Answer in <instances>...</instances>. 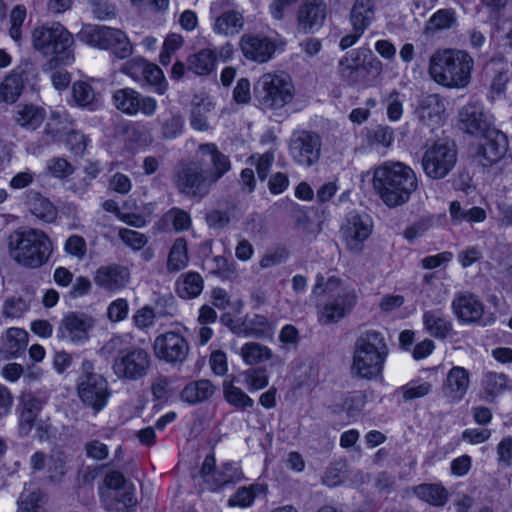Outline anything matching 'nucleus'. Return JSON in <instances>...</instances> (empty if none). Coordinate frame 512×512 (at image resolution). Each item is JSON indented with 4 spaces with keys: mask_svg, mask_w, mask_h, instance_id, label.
<instances>
[{
    "mask_svg": "<svg viewBox=\"0 0 512 512\" xmlns=\"http://www.w3.org/2000/svg\"><path fill=\"white\" fill-rule=\"evenodd\" d=\"M28 343V333L21 328H9L2 339L0 355L4 359L16 358L24 351Z\"/></svg>",
    "mask_w": 512,
    "mask_h": 512,
    "instance_id": "nucleus-30",
    "label": "nucleus"
},
{
    "mask_svg": "<svg viewBox=\"0 0 512 512\" xmlns=\"http://www.w3.org/2000/svg\"><path fill=\"white\" fill-rule=\"evenodd\" d=\"M289 151L296 163L304 167H311L320 158L321 139L318 134L313 132H295L290 139Z\"/></svg>",
    "mask_w": 512,
    "mask_h": 512,
    "instance_id": "nucleus-14",
    "label": "nucleus"
},
{
    "mask_svg": "<svg viewBox=\"0 0 512 512\" xmlns=\"http://www.w3.org/2000/svg\"><path fill=\"white\" fill-rule=\"evenodd\" d=\"M89 139L81 132L72 130L66 135L67 148L76 156H83Z\"/></svg>",
    "mask_w": 512,
    "mask_h": 512,
    "instance_id": "nucleus-59",
    "label": "nucleus"
},
{
    "mask_svg": "<svg viewBox=\"0 0 512 512\" xmlns=\"http://www.w3.org/2000/svg\"><path fill=\"white\" fill-rule=\"evenodd\" d=\"M244 26L242 13L236 10L223 12L215 19L213 31L224 36H235L240 33Z\"/></svg>",
    "mask_w": 512,
    "mask_h": 512,
    "instance_id": "nucleus-34",
    "label": "nucleus"
},
{
    "mask_svg": "<svg viewBox=\"0 0 512 512\" xmlns=\"http://www.w3.org/2000/svg\"><path fill=\"white\" fill-rule=\"evenodd\" d=\"M215 392L214 385L206 379L188 383L180 393V399L189 405H196L208 400Z\"/></svg>",
    "mask_w": 512,
    "mask_h": 512,
    "instance_id": "nucleus-32",
    "label": "nucleus"
},
{
    "mask_svg": "<svg viewBox=\"0 0 512 512\" xmlns=\"http://www.w3.org/2000/svg\"><path fill=\"white\" fill-rule=\"evenodd\" d=\"M119 237L127 246L134 250H140L148 242L144 234L127 228H121L119 230Z\"/></svg>",
    "mask_w": 512,
    "mask_h": 512,
    "instance_id": "nucleus-62",
    "label": "nucleus"
},
{
    "mask_svg": "<svg viewBox=\"0 0 512 512\" xmlns=\"http://www.w3.org/2000/svg\"><path fill=\"white\" fill-rule=\"evenodd\" d=\"M327 7L324 0H304L297 13L299 32L313 34L324 24Z\"/></svg>",
    "mask_w": 512,
    "mask_h": 512,
    "instance_id": "nucleus-17",
    "label": "nucleus"
},
{
    "mask_svg": "<svg viewBox=\"0 0 512 512\" xmlns=\"http://www.w3.org/2000/svg\"><path fill=\"white\" fill-rule=\"evenodd\" d=\"M242 473L232 464H224L220 469L215 470L213 483L210 491H217L228 485L242 479Z\"/></svg>",
    "mask_w": 512,
    "mask_h": 512,
    "instance_id": "nucleus-46",
    "label": "nucleus"
},
{
    "mask_svg": "<svg viewBox=\"0 0 512 512\" xmlns=\"http://www.w3.org/2000/svg\"><path fill=\"white\" fill-rule=\"evenodd\" d=\"M197 157L198 161L178 168L174 182L180 193L189 198L201 200L231 169V163L228 156L220 152L213 143L201 144L197 150Z\"/></svg>",
    "mask_w": 512,
    "mask_h": 512,
    "instance_id": "nucleus-1",
    "label": "nucleus"
},
{
    "mask_svg": "<svg viewBox=\"0 0 512 512\" xmlns=\"http://www.w3.org/2000/svg\"><path fill=\"white\" fill-rule=\"evenodd\" d=\"M77 392L84 404L96 410V374L92 361L82 362L81 374L77 380Z\"/></svg>",
    "mask_w": 512,
    "mask_h": 512,
    "instance_id": "nucleus-27",
    "label": "nucleus"
},
{
    "mask_svg": "<svg viewBox=\"0 0 512 512\" xmlns=\"http://www.w3.org/2000/svg\"><path fill=\"white\" fill-rule=\"evenodd\" d=\"M157 315L152 307L146 305L135 312L132 317L134 325L140 330H146L153 326Z\"/></svg>",
    "mask_w": 512,
    "mask_h": 512,
    "instance_id": "nucleus-61",
    "label": "nucleus"
},
{
    "mask_svg": "<svg viewBox=\"0 0 512 512\" xmlns=\"http://www.w3.org/2000/svg\"><path fill=\"white\" fill-rule=\"evenodd\" d=\"M389 348L384 335L366 330L356 339L351 363V374L364 380L382 377Z\"/></svg>",
    "mask_w": 512,
    "mask_h": 512,
    "instance_id": "nucleus-4",
    "label": "nucleus"
},
{
    "mask_svg": "<svg viewBox=\"0 0 512 512\" xmlns=\"http://www.w3.org/2000/svg\"><path fill=\"white\" fill-rule=\"evenodd\" d=\"M189 262L187 242L184 238H177L168 255L167 270L169 272H178L184 269Z\"/></svg>",
    "mask_w": 512,
    "mask_h": 512,
    "instance_id": "nucleus-44",
    "label": "nucleus"
},
{
    "mask_svg": "<svg viewBox=\"0 0 512 512\" xmlns=\"http://www.w3.org/2000/svg\"><path fill=\"white\" fill-rule=\"evenodd\" d=\"M240 48L247 59L264 63L272 58L276 45L267 36L244 34L240 39Z\"/></svg>",
    "mask_w": 512,
    "mask_h": 512,
    "instance_id": "nucleus-21",
    "label": "nucleus"
},
{
    "mask_svg": "<svg viewBox=\"0 0 512 512\" xmlns=\"http://www.w3.org/2000/svg\"><path fill=\"white\" fill-rule=\"evenodd\" d=\"M159 319H168L176 316L177 306L171 295H163L157 298L153 308Z\"/></svg>",
    "mask_w": 512,
    "mask_h": 512,
    "instance_id": "nucleus-57",
    "label": "nucleus"
},
{
    "mask_svg": "<svg viewBox=\"0 0 512 512\" xmlns=\"http://www.w3.org/2000/svg\"><path fill=\"white\" fill-rule=\"evenodd\" d=\"M216 54L212 49H202L189 56L187 69L196 75H209L215 69Z\"/></svg>",
    "mask_w": 512,
    "mask_h": 512,
    "instance_id": "nucleus-36",
    "label": "nucleus"
},
{
    "mask_svg": "<svg viewBox=\"0 0 512 512\" xmlns=\"http://www.w3.org/2000/svg\"><path fill=\"white\" fill-rule=\"evenodd\" d=\"M452 312L463 324L477 323L484 314L482 301L473 293L458 292L451 302Z\"/></svg>",
    "mask_w": 512,
    "mask_h": 512,
    "instance_id": "nucleus-19",
    "label": "nucleus"
},
{
    "mask_svg": "<svg viewBox=\"0 0 512 512\" xmlns=\"http://www.w3.org/2000/svg\"><path fill=\"white\" fill-rule=\"evenodd\" d=\"M266 493V485L254 483L249 486L240 487L228 499L230 507L247 508L251 506L255 499Z\"/></svg>",
    "mask_w": 512,
    "mask_h": 512,
    "instance_id": "nucleus-40",
    "label": "nucleus"
},
{
    "mask_svg": "<svg viewBox=\"0 0 512 512\" xmlns=\"http://www.w3.org/2000/svg\"><path fill=\"white\" fill-rule=\"evenodd\" d=\"M449 213L454 224H461L463 222L480 223L486 219V212L484 209L480 207L465 209L458 201H452L450 203Z\"/></svg>",
    "mask_w": 512,
    "mask_h": 512,
    "instance_id": "nucleus-42",
    "label": "nucleus"
},
{
    "mask_svg": "<svg viewBox=\"0 0 512 512\" xmlns=\"http://www.w3.org/2000/svg\"><path fill=\"white\" fill-rule=\"evenodd\" d=\"M473 58L464 50L437 49L429 58L428 73L431 79L446 88H464L471 79Z\"/></svg>",
    "mask_w": 512,
    "mask_h": 512,
    "instance_id": "nucleus-3",
    "label": "nucleus"
},
{
    "mask_svg": "<svg viewBox=\"0 0 512 512\" xmlns=\"http://www.w3.org/2000/svg\"><path fill=\"white\" fill-rule=\"evenodd\" d=\"M115 493V500L111 503H107L105 496L102 495L104 505L108 510L118 512H135L138 500L136 498V488L133 483L125 486V488Z\"/></svg>",
    "mask_w": 512,
    "mask_h": 512,
    "instance_id": "nucleus-37",
    "label": "nucleus"
},
{
    "mask_svg": "<svg viewBox=\"0 0 512 512\" xmlns=\"http://www.w3.org/2000/svg\"><path fill=\"white\" fill-rule=\"evenodd\" d=\"M203 278L197 272H188L179 277L176 282V291L183 299H193L203 290Z\"/></svg>",
    "mask_w": 512,
    "mask_h": 512,
    "instance_id": "nucleus-39",
    "label": "nucleus"
},
{
    "mask_svg": "<svg viewBox=\"0 0 512 512\" xmlns=\"http://www.w3.org/2000/svg\"><path fill=\"white\" fill-rule=\"evenodd\" d=\"M153 352L160 361L171 365H181L188 357L189 344L181 334L168 331L156 336Z\"/></svg>",
    "mask_w": 512,
    "mask_h": 512,
    "instance_id": "nucleus-12",
    "label": "nucleus"
},
{
    "mask_svg": "<svg viewBox=\"0 0 512 512\" xmlns=\"http://www.w3.org/2000/svg\"><path fill=\"white\" fill-rule=\"evenodd\" d=\"M45 172L50 177L63 181L75 172V167L66 158L56 156L46 161Z\"/></svg>",
    "mask_w": 512,
    "mask_h": 512,
    "instance_id": "nucleus-45",
    "label": "nucleus"
},
{
    "mask_svg": "<svg viewBox=\"0 0 512 512\" xmlns=\"http://www.w3.org/2000/svg\"><path fill=\"white\" fill-rule=\"evenodd\" d=\"M459 120L461 128L471 135L480 136L494 127L492 116L477 102H471L463 106L459 111Z\"/></svg>",
    "mask_w": 512,
    "mask_h": 512,
    "instance_id": "nucleus-18",
    "label": "nucleus"
},
{
    "mask_svg": "<svg viewBox=\"0 0 512 512\" xmlns=\"http://www.w3.org/2000/svg\"><path fill=\"white\" fill-rule=\"evenodd\" d=\"M132 336L128 333L124 334H115L112 335L111 338L104 343L100 352L102 356L109 357L112 355H120L125 353L128 349V346L131 344Z\"/></svg>",
    "mask_w": 512,
    "mask_h": 512,
    "instance_id": "nucleus-49",
    "label": "nucleus"
},
{
    "mask_svg": "<svg viewBox=\"0 0 512 512\" xmlns=\"http://www.w3.org/2000/svg\"><path fill=\"white\" fill-rule=\"evenodd\" d=\"M151 366L150 353L142 347L135 346L115 356L111 368L119 380L139 381L149 374Z\"/></svg>",
    "mask_w": 512,
    "mask_h": 512,
    "instance_id": "nucleus-10",
    "label": "nucleus"
},
{
    "mask_svg": "<svg viewBox=\"0 0 512 512\" xmlns=\"http://www.w3.org/2000/svg\"><path fill=\"white\" fill-rule=\"evenodd\" d=\"M25 204L32 215L44 222L52 223L57 218L58 211L56 207L39 192L29 191L26 195Z\"/></svg>",
    "mask_w": 512,
    "mask_h": 512,
    "instance_id": "nucleus-28",
    "label": "nucleus"
},
{
    "mask_svg": "<svg viewBox=\"0 0 512 512\" xmlns=\"http://www.w3.org/2000/svg\"><path fill=\"white\" fill-rule=\"evenodd\" d=\"M375 19L373 0H355L351 12L350 21L355 31L364 32Z\"/></svg>",
    "mask_w": 512,
    "mask_h": 512,
    "instance_id": "nucleus-33",
    "label": "nucleus"
},
{
    "mask_svg": "<svg viewBox=\"0 0 512 512\" xmlns=\"http://www.w3.org/2000/svg\"><path fill=\"white\" fill-rule=\"evenodd\" d=\"M458 17L454 9L443 8L437 10L425 24V33L427 35H436L444 31L457 29Z\"/></svg>",
    "mask_w": 512,
    "mask_h": 512,
    "instance_id": "nucleus-29",
    "label": "nucleus"
},
{
    "mask_svg": "<svg viewBox=\"0 0 512 512\" xmlns=\"http://www.w3.org/2000/svg\"><path fill=\"white\" fill-rule=\"evenodd\" d=\"M372 185L375 193L389 208L409 202L418 189L416 172L399 161H386L373 170Z\"/></svg>",
    "mask_w": 512,
    "mask_h": 512,
    "instance_id": "nucleus-2",
    "label": "nucleus"
},
{
    "mask_svg": "<svg viewBox=\"0 0 512 512\" xmlns=\"http://www.w3.org/2000/svg\"><path fill=\"white\" fill-rule=\"evenodd\" d=\"M7 246L10 257L19 265L36 269L51 258L54 247L49 236L42 230L19 228L8 236Z\"/></svg>",
    "mask_w": 512,
    "mask_h": 512,
    "instance_id": "nucleus-5",
    "label": "nucleus"
},
{
    "mask_svg": "<svg viewBox=\"0 0 512 512\" xmlns=\"http://www.w3.org/2000/svg\"><path fill=\"white\" fill-rule=\"evenodd\" d=\"M470 386V372L461 366H453L443 381V397L451 404L459 403Z\"/></svg>",
    "mask_w": 512,
    "mask_h": 512,
    "instance_id": "nucleus-20",
    "label": "nucleus"
},
{
    "mask_svg": "<svg viewBox=\"0 0 512 512\" xmlns=\"http://www.w3.org/2000/svg\"><path fill=\"white\" fill-rule=\"evenodd\" d=\"M129 273L122 266H107L98 269V285L109 290L124 287L128 281Z\"/></svg>",
    "mask_w": 512,
    "mask_h": 512,
    "instance_id": "nucleus-35",
    "label": "nucleus"
},
{
    "mask_svg": "<svg viewBox=\"0 0 512 512\" xmlns=\"http://www.w3.org/2000/svg\"><path fill=\"white\" fill-rule=\"evenodd\" d=\"M444 112V105L436 94H431L423 97L419 106V117L421 121L433 122L438 124L442 119Z\"/></svg>",
    "mask_w": 512,
    "mask_h": 512,
    "instance_id": "nucleus-43",
    "label": "nucleus"
},
{
    "mask_svg": "<svg viewBox=\"0 0 512 512\" xmlns=\"http://www.w3.org/2000/svg\"><path fill=\"white\" fill-rule=\"evenodd\" d=\"M31 67L26 65L8 74L0 83V103L14 104L21 96L27 74Z\"/></svg>",
    "mask_w": 512,
    "mask_h": 512,
    "instance_id": "nucleus-26",
    "label": "nucleus"
},
{
    "mask_svg": "<svg viewBox=\"0 0 512 512\" xmlns=\"http://www.w3.org/2000/svg\"><path fill=\"white\" fill-rule=\"evenodd\" d=\"M240 356L245 364L253 366L271 360L273 352L266 345L248 342L241 347Z\"/></svg>",
    "mask_w": 512,
    "mask_h": 512,
    "instance_id": "nucleus-41",
    "label": "nucleus"
},
{
    "mask_svg": "<svg viewBox=\"0 0 512 512\" xmlns=\"http://www.w3.org/2000/svg\"><path fill=\"white\" fill-rule=\"evenodd\" d=\"M422 323L424 331L438 340H444L455 334L450 317L440 308L425 310Z\"/></svg>",
    "mask_w": 512,
    "mask_h": 512,
    "instance_id": "nucleus-24",
    "label": "nucleus"
},
{
    "mask_svg": "<svg viewBox=\"0 0 512 512\" xmlns=\"http://www.w3.org/2000/svg\"><path fill=\"white\" fill-rule=\"evenodd\" d=\"M254 95L262 108L278 110L292 101L294 85L287 73L269 72L255 83Z\"/></svg>",
    "mask_w": 512,
    "mask_h": 512,
    "instance_id": "nucleus-8",
    "label": "nucleus"
},
{
    "mask_svg": "<svg viewBox=\"0 0 512 512\" xmlns=\"http://www.w3.org/2000/svg\"><path fill=\"white\" fill-rule=\"evenodd\" d=\"M480 136L483 141L478 146L474 158L483 167H491L506 154L508 150L507 136L495 127L488 129Z\"/></svg>",
    "mask_w": 512,
    "mask_h": 512,
    "instance_id": "nucleus-15",
    "label": "nucleus"
},
{
    "mask_svg": "<svg viewBox=\"0 0 512 512\" xmlns=\"http://www.w3.org/2000/svg\"><path fill=\"white\" fill-rule=\"evenodd\" d=\"M211 110L210 103L197 104L191 111L190 124L198 131H207L210 128L207 113Z\"/></svg>",
    "mask_w": 512,
    "mask_h": 512,
    "instance_id": "nucleus-56",
    "label": "nucleus"
},
{
    "mask_svg": "<svg viewBox=\"0 0 512 512\" xmlns=\"http://www.w3.org/2000/svg\"><path fill=\"white\" fill-rule=\"evenodd\" d=\"M244 384L250 392L265 388L269 379L264 369H249L243 373Z\"/></svg>",
    "mask_w": 512,
    "mask_h": 512,
    "instance_id": "nucleus-55",
    "label": "nucleus"
},
{
    "mask_svg": "<svg viewBox=\"0 0 512 512\" xmlns=\"http://www.w3.org/2000/svg\"><path fill=\"white\" fill-rule=\"evenodd\" d=\"M72 96L78 106L89 107L94 102L95 92L90 84L84 81H77L73 84Z\"/></svg>",
    "mask_w": 512,
    "mask_h": 512,
    "instance_id": "nucleus-53",
    "label": "nucleus"
},
{
    "mask_svg": "<svg viewBox=\"0 0 512 512\" xmlns=\"http://www.w3.org/2000/svg\"><path fill=\"white\" fill-rule=\"evenodd\" d=\"M184 121L180 115H171L162 123V136L165 139H173L179 136L183 130Z\"/></svg>",
    "mask_w": 512,
    "mask_h": 512,
    "instance_id": "nucleus-64",
    "label": "nucleus"
},
{
    "mask_svg": "<svg viewBox=\"0 0 512 512\" xmlns=\"http://www.w3.org/2000/svg\"><path fill=\"white\" fill-rule=\"evenodd\" d=\"M372 228L373 222L368 214L351 211L340 227V236L349 251L360 252L363 243L371 235Z\"/></svg>",
    "mask_w": 512,
    "mask_h": 512,
    "instance_id": "nucleus-11",
    "label": "nucleus"
},
{
    "mask_svg": "<svg viewBox=\"0 0 512 512\" xmlns=\"http://www.w3.org/2000/svg\"><path fill=\"white\" fill-rule=\"evenodd\" d=\"M147 63L148 62L142 58H133L123 64L121 71L130 76L134 81L141 82L143 81Z\"/></svg>",
    "mask_w": 512,
    "mask_h": 512,
    "instance_id": "nucleus-63",
    "label": "nucleus"
},
{
    "mask_svg": "<svg viewBox=\"0 0 512 512\" xmlns=\"http://www.w3.org/2000/svg\"><path fill=\"white\" fill-rule=\"evenodd\" d=\"M432 391V384L420 379L412 380L399 388V393L404 401H412L423 398Z\"/></svg>",
    "mask_w": 512,
    "mask_h": 512,
    "instance_id": "nucleus-48",
    "label": "nucleus"
},
{
    "mask_svg": "<svg viewBox=\"0 0 512 512\" xmlns=\"http://www.w3.org/2000/svg\"><path fill=\"white\" fill-rule=\"evenodd\" d=\"M339 73L350 85L362 83L365 79L364 68L360 63L359 52L353 50L339 61Z\"/></svg>",
    "mask_w": 512,
    "mask_h": 512,
    "instance_id": "nucleus-31",
    "label": "nucleus"
},
{
    "mask_svg": "<svg viewBox=\"0 0 512 512\" xmlns=\"http://www.w3.org/2000/svg\"><path fill=\"white\" fill-rule=\"evenodd\" d=\"M98 49L109 50L121 59L132 53V46L124 32L108 26H98Z\"/></svg>",
    "mask_w": 512,
    "mask_h": 512,
    "instance_id": "nucleus-23",
    "label": "nucleus"
},
{
    "mask_svg": "<svg viewBox=\"0 0 512 512\" xmlns=\"http://www.w3.org/2000/svg\"><path fill=\"white\" fill-rule=\"evenodd\" d=\"M47 113L44 107L33 103H20L13 110L14 123L28 131L37 130L45 121Z\"/></svg>",
    "mask_w": 512,
    "mask_h": 512,
    "instance_id": "nucleus-25",
    "label": "nucleus"
},
{
    "mask_svg": "<svg viewBox=\"0 0 512 512\" xmlns=\"http://www.w3.org/2000/svg\"><path fill=\"white\" fill-rule=\"evenodd\" d=\"M72 44L71 33L59 22L41 25L32 31L33 48L42 55L51 57L47 63L49 69L73 62Z\"/></svg>",
    "mask_w": 512,
    "mask_h": 512,
    "instance_id": "nucleus-6",
    "label": "nucleus"
},
{
    "mask_svg": "<svg viewBox=\"0 0 512 512\" xmlns=\"http://www.w3.org/2000/svg\"><path fill=\"white\" fill-rule=\"evenodd\" d=\"M94 324L92 316L83 312H68L59 323L57 337L75 345H83L89 340Z\"/></svg>",
    "mask_w": 512,
    "mask_h": 512,
    "instance_id": "nucleus-13",
    "label": "nucleus"
},
{
    "mask_svg": "<svg viewBox=\"0 0 512 512\" xmlns=\"http://www.w3.org/2000/svg\"><path fill=\"white\" fill-rule=\"evenodd\" d=\"M245 325L247 336L263 339L269 338L273 334L272 323L262 315H254L246 321Z\"/></svg>",
    "mask_w": 512,
    "mask_h": 512,
    "instance_id": "nucleus-47",
    "label": "nucleus"
},
{
    "mask_svg": "<svg viewBox=\"0 0 512 512\" xmlns=\"http://www.w3.org/2000/svg\"><path fill=\"white\" fill-rule=\"evenodd\" d=\"M46 400L38 397L32 393L23 394L20 397V403L18 406L19 419H18V431L20 436H27L37 425V418Z\"/></svg>",
    "mask_w": 512,
    "mask_h": 512,
    "instance_id": "nucleus-22",
    "label": "nucleus"
},
{
    "mask_svg": "<svg viewBox=\"0 0 512 512\" xmlns=\"http://www.w3.org/2000/svg\"><path fill=\"white\" fill-rule=\"evenodd\" d=\"M165 217L168 221L172 222L173 228L177 232L186 231L192 225L190 215L180 208H172L166 213Z\"/></svg>",
    "mask_w": 512,
    "mask_h": 512,
    "instance_id": "nucleus-58",
    "label": "nucleus"
},
{
    "mask_svg": "<svg viewBox=\"0 0 512 512\" xmlns=\"http://www.w3.org/2000/svg\"><path fill=\"white\" fill-rule=\"evenodd\" d=\"M482 385L489 396H498L508 387V378L503 373L487 372L484 375Z\"/></svg>",
    "mask_w": 512,
    "mask_h": 512,
    "instance_id": "nucleus-52",
    "label": "nucleus"
},
{
    "mask_svg": "<svg viewBox=\"0 0 512 512\" xmlns=\"http://www.w3.org/2000/svg\"><path fill=\"white\" fill-rule=\"evenodd\" d=\"M29 308L28 303L21 297L7 299L3 305V315L7 318H20Z\"/></svg>",
    "mask_w": 512,
    "mask_h": 512,
    "instance_id": "nucleus-60",
    "label": "nucleus"
},
{
    "mask_svg": "<svg viewBox=\"0 0 512 512\" xmlns=\"http://www.w3.org/2000/svg\"><path fill=\"white\" fill-rule=\"evenodd\" d=\"M225 400L236 408H252L254 401L242 389L232 383L225 382L223 385Z\"/></svg>",
    "mask_w": 512,
    "mask_h": 512,
    "instance_id": "nucleus-50",
    "label": "nucleus"
},
{
    "mask_svg": "<svg viewBox=\"0 0 512 512\" xmlns=\"http://www.w3.org/2000/svg\"><path fill=\"white\" fill-rule=\"evenodd\" d=\"M113 103L118 110L129 116H134L139 112L145 116H152L158 107L154 98L142 96L132 88L116 90L113 94Z\"/></svg>",
    "mask_w": 512,
    "mask_h": 512,
    "instance_id": "nucleus-16",
    "label": "nucleus"
},
{
    "mask_svg": "<svg viewBox=\"0 0 512 512\" xmlns=\"http://www.w3.org/2000/svg\"><path fill=\"white\" fill-rule=\"evenodd\" d=\"M326 291L329 293L337 291L336 296L317 306L319 322L328 325L337 323L348 316L357 303V296L355 290L349 286H344L339 278L332 276L325 284L324 276L319 274L316 277L312 292L313 294H321Z\"/></svg>",
    "mask_w": 512,
    "mask_h": 512,
    "instance_id": "nucleus-7",
    "label": "nucleus"
},
{
    "mask_svg": "<svg viewBox=\"0 0 512 512\" xmlns=\"http://www.w3.org/2000/svg\"><path fill=\"white\" fill-rule=\"evenodd\" d=\"M403 101L404 96L396 89L382 97V103L386 107L387 116L390 121L396 122L401 119L403 115Z\"/></svg>",
    "mask_w": 512,
    "mask_h": 512,
    "instance_id": "nucleus-51",
    "label": "nucleus"
},
{
    "mask_svg": "<svg viewBox=\"0 0 512 512\" xmlns=\"http://www.w3.org/2000/svg\"><path fill=\"white\" fill-rule=\"evenodd\" d=\"M457 163L455 145L446 141H437L427 146L421 165L425 175L433 180L445 178Z\"/></svg>",
    "mask_w": 512,
    "mask_h": 512,
    "instance_id": "nucleus-9",
    "label": "nucleus"
},
{
    "mask_svg": "<svg viewBox=\"0 0 512 512\" xmlns=\"http://www.w3.org/2000/svg\"><path fill=\"white\" fill-rule=\"evenodd\" d=\"M412 490L415 496L432 506H443L447 502L448 492L440 484L424 483L413 487Z\"/></svg>",
    "mask_w": 512,
    "mask_h": 512,
    "instance_id": "nucleus-38",
    "label": "nucleus"
},
{
    "mask_svg": "<svg viewBox=\"0 0 512 512\" xmlns=\"http://www.w3.org/2000/svg\"><path fill=\"white\" fill-rule=\"evenodd\" d=\"M143 81L151 86H154V90L158 94H164L167 89V82L162 70L155 64L149 62L145 68Z\"/></svg>",
    "mask_w": 512,
    "mask_h": 512,
    "instance_id": "nucleus-54",
    "label": "nucleus"
}]
</instances>
